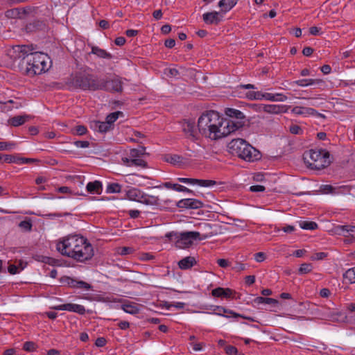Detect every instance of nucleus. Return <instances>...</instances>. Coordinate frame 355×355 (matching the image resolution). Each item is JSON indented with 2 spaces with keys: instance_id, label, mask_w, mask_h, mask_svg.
Returning <instances> with one entry per match:
<instances>
[{
  "instance_id": "1",
  "label": "nucleus",
  "mask_w": 355,
  "mask_h": 355,
  "mask_svg": "<svg viewBox=\"0 0 355 355\" xmlns=\"http://www.w3.org/2000/svg\"><path fill=\"white\" fill-rule=\"evenodd\" d=\"M243 126L242 122L225 119L214 110L203 112L198 121L199 132L212 140L225 137Z\"/></svg>"
},
{
  "instance_id": "2",
  "label": "nucleus",
  "mask_w": 355,
  "mask_h": 355,
  "mask_svg": "<svg viewBox=\"0 0 355 355\" xmlns=\"http://www.w3.org/2000/svg\"><path fill=\"white\" fill-rule=\"evenodd\" d=\"M69 89L96 91L98 89V77L86 71L72 73L65 81Z\"/></svg>"
},
{
  "instance_id": "3",
  "label": "nucleus",
  "mask_w": 355,
  "mask_h": 355,
  "mask_svg": "<svg viewBox=\"0 0 355 355\" xmlns=\"http://www.w3.org/2000/svg\"><path fill=\"white\" fill-rule=\"evenodd\" d=\"M227 147L230 153L245 161L254 162L261 158L259 151L245 139H234L228 144Z\"/></svg>"
},
{
  "instance_id": "4",
  "label": "nucleus",
  "mask_w": 355,
  "mask_h": 355,
  "mask_svg": "<svg viewBox=\"0 0 355 355\" xmlns=\"http://www.w3.org/2000/svg\"><path fill=\"white\" fill-rule=\"evenodd\" d=\"M45 57V55L41 53H31L23 62H21V68L24 73L31 77L40 74L46 69Z\"/></svg>"
},
{
  "instance_id": "5",
  "label": "nucleus",
  "mask_w": 355,
  "mask_h": 355,
  "mask_svg": "<svg viewBox=\"0 0 355 355\" xmlns=\"http://www.w3.org/2000/svg\"><path fill=\"white\" fill-rule=\"evenodd\" d=\"M329 157V153L322 149H311L303 154V159L307 166L315 170L327 167L331 162Z\"/></svg>"
},
{
  "instance_id": "6",
  "label": "nucleus",
  "mask_w": 355,
  "mask_h": 355,
  "mask_svg": "<svg viewBox=\"0 0 355 355\" xmlns=\"http://www.w3.org/2000/svg\"><path fill=\"white\" fill-rule=\"evenodd\" d=\"M213 234H200L198 232H185L180 234L171 232L166 234V236L172 239L173 237L176 240L175 245L179 248H187L190 247L194 240H203L211 236Z\"/></svg>"
},
{
  "instance_id": "7",
  "label": "nucleus",
  "mask_w": 355,
  "mask_h": 355,
  "mask_svg": "<svg viewBox=\"0 0 355 355\" xmlns=\"http://www.w3.org/2000/svg\"><path fill=\"white\" fill-rule=\"evenodd\" d=\"M94 249L92 244L83 236L80 239V243L73 251L71 259L78 262L85 263L91 260L94 257Z\"/></svg>"
},
{
  "instance_id": "8",
  "label": "nucleus",
  "mask_w": 355,
  "mask_h": 355,
  "mask_svg": "<svg viewBox=\"0 0 355 355\" xmlns=\"http://www.w3.org/2000/svg\"><path fill=\"white\" fill-rule=\"evenodd\" d=\"M82 236L78 235H69L59 241L56 245L57 250L63 256L71 258L73 251L80 243Z\"/></svg>"
},
{
  "instance_id": "9",
  "label": "nucleus",
  "mask_w": 355,
  "mask_h": 355,
  "mask_svg": "<svg viewBox=\"0 0 355 355\" xmlns=\"http://www.w3.org/2000/svg\"><path fill=\"white\" fill-rule=\"evenodd\" d=\"M97 90H105L110 92H121L123 91L121 80L115 77L114 78H98Z\"/></svg>"
},
{
  "instance_id": "10",
  "label": "nucleus",
  "mask_w": 355,
  "mask_h": 355,
  "mask_svg": "<svg viewBox=\"0 0 355 355\" xmlns=\"http://www.w3.org/2000/svg\"><path fill=\"white\" fill-rule=\"evenodd\" d=\"M62 284H67L71 288H80L85 290L92 289V286L82 280H76L69 277H63L60 279Z\"/></svg>"
},
{
  "instance_id": "11",
  "label": "nucleus",
  "mask_w": 355,
  "mask_h": 355,
  "mask_svg": "<svg viewBox=\"0 0 355 355\" xmlns=\"http://www.w3.org/2000/svg\"><path fill=\"white\" fill-rule=\"evenodd\" d=\"M55 310H64L77 313L80 315H84L85 313V309L83 305L67 303L61 305H58L52 307Z\"/></svg>"
},
{
  "instance_id": "12",
  "label": "nucleus",
  "mask_w": 355,
  "mask_h": 355,
  "mask_svg": "<svg viewBox=\"0 0 355 355\" xmlns=\"http://www.w3.org/2000/svg\"><path fill=\"white\" fill-rule=\"evenodd\" d=\"M290 106L279 105H263L261 104L259 106V110H263L265 112L270 114H279L284 113L288 111Z\"/></svg>"
},
{
  "instance_id": "13",
  "label": "nucleus",
  "mask_w": 355,
  "mask_h": 355,
  "mask_svg": "<svg viewBox=\"0 0 355 355\" xmlns=\"http://www.w3.org/2000/svg\"><path fill=\"white\" fill-rule=\"evenodd\" d=\"M203 206V203L197 199L186 198L182 199L177 202V207L186 209H199Z\"/></svg>"
},
{
  "instance_id": "14",
  "label": "nucleus",
  "mask_w": 355,
  "mask_h": 355,
  "mask_svg": "<svg viewBox=\"0 0 355 355\" xmlns=\"http://www.w3.org/2000/svg\"><path fill=\"white\" fill-rule=\"evenodd\" d=\"M33 49L30 48L29 46L27 45H18L15 46L12 49V54L14 55L15 59H21V62H23L26 58L31 53Z\"/></svg>"
},
{
  "instance_id": "15",
  "label": "nucleus",
  "mask_w": 355,
  "mask_h": 355,
  "mask_svg": "<svg viewBox=\"0 0 355 355\" xmlns=\"http://www.w3.org/2000/svg\"><path fill=\"white\" fill-rule=\"evenodd\" d=\"M222 18L223 16L217 11L206 12L202 15L203 21L207 24L218 25L222 21Z\"/></svg>"
},
{
  "instance_id": "16",
  "label": "nucleus",
  "mask_w": 355,
  "mask_h": 355,
  "mask_svg": "<svg viewBox=\"0 0 355 355\" xmlns=\"http://www.w3.org/2000/svg\"><path fill=\"white\" fill-rule=\"evenodd\" d=\"M182 130L187 138L195 139L197 131L195 128V123L191 121H185L182 125Z\"/></svg>"
},
{
  "instance_id": "17",
  "label": "nucleus",
  "mask_w": 355,
  "mask_h": 355,
  "mask_svg": "<svg viewBox=\"0 0 355 355\" xmlns=\"http://www.w3.org/2000/svg\"><path fill=\"white\" fill-rule=\"evenodd\" d=\"M196 263L197 261L196 258L194 257L189 256L180 260L178 265L181 270H188L191 268Z\"/></svg>"
},
{
  "instance_id": "18",
  "label": "nucleus",
  "mask_w": 355,
  "mask_h": 355,
  "mask_svg": "<svg viewBox=\"0 0 355 355\" xmlns=\"http://www.w3.org/2000/svg\"><path fill=\"white\" fill-rule=\"evenodd\" d=\"M234 293L233 290L231 288H224L222 287H218L215 289H213L211 291V295L215 297H231L232 294Z\"/></svg>"
},
{
  "instance_id": "19",
  "label": "nucleus",
  "mask_w": 355,
  "mask_h": 355,
  "mask_svg": "<svg viewBox=\"0 0 355 355\" xmlns=\"http://www.w3.org/2000/svg\"><path fill=\"white\" fill-rule=\"evenodd\" d=\"M225 114L229 117L228 119H231L234 121H240V120H243L244 119L243 112L233 108H227L225 110ZM241 122L244 124L243 121H241Z\"/></svg>"
},
{
  "instance_id": "20",
  "label": "nucleus",
  "mask_w": 355,
  "mask_h": 355,
  "mask_svg": "<svg viewBox=\"0 0 355 355\" xmlns=\"http://www.w3.org/2000/svg\"><path fill=\"white\" fill-rule=\"evenodd\" d=\"M213 307L214 309L212 310L214 311V313L217 314L218 315H221L226 318H229V315H231L234 318H237L239 315V313H236L233 311L227 309L223 306H214Z\"/></svg>"
},
{
  "instance_id": "21",
  "label": "nucleus",
  "mask_w": 355,
  "mask_h": 355,
  "mask_svg": "<svg viewBox=\"0 0 355 355\" xmlns=\"http://www.w3.org/2000/svg\"><path fill=\"white\" fill-rule=\"evenodd\" d=\"M91 128H93L95 131L105 133L109 131L112 127L109 124V123L104 121H95L92 123Z\"/></svg>"
},
{
  "instance_id": "22",
  "label": "nucleus",
  "mask_w": 355,
  "mask_h": 355,
  "mask_svg": "<svg viewBox=\"0 0 355 355\" xmlns=\"http://www.w3.org/2000/svg\"><path fill=\"white\" fill-rule=\"evenodd\" d=\"M126 196L130 200L141 202L144 193L137 188H132L126 192Z\"/></svg>"
},
{
  "instance_id": "23",
  "label": "nucleus",
  "mask_w": 355,
  "mask_h": 355,
  "mask_svg": "<svg viewBox=\"0 0 355 355\" xmlns=\"http://www.w3.org/2000/svg\"><path fill=\"white\" fill-rule=\"evenodd\" d=\"M164 160L174 166H180L184 163L183 157L178 155L166 154L164 157Z\"/></svg>"
},
{
  "instance_id": "24",
  "label": "nucleus",
  "mask_w": 355,
  "mask_h": 355,
  "mask_svg": "<svg viewBox=\"0 0 355 355\" xmlns=\"http://www.w3.org/2000/svg\"><path fill=\"white\" fill-rule=\"evenodd\" d=\"M30 119H31V116L26 114L22 116H15L8 120V123L12 126L17 127L23 125Z\"/></svg>"
},
{
  "instance_id": "25",
  "label": "nucleus",
  "mask_w": 355,
  "mask_h": 355,
  "mask_svg": "<svg viewBox=\"0 0 355 355\" xmlns=\"http://www.w3.org/2000/svg\"><path fill=\"white\" fill-rule=\"evenodd\" d=\"M87 191L91 193L100 194L102 191V184L100 181L89 182L86 187Z\"/></svg>"
},
{
  "instance_id": "26",
  "label": "nucleus",
  "mask_w": 355,
  "mask_h": 355,
  "mask_svg": "<svg viewBox=\"0 0 355 355\" xmlns=\"http://www.w3.org/2000/svg\"><path fill=\"white\" fill-rule=\"evenodd\" d=\"M123 162L128 166H140L142 168H146L147 166V162L140 158H136V159L123 158Z\"/></svg>"
},
{
  "instance_id": "27",
  "label": "nucleus",
  "mask_w": 355,
  "mask_h": 355,
  "mask_svg": "<svg viewBox=\"0 0 355 355\" xmlns=\"http://www.w3.org/2000/svg\"><path fill=\"white\" fill-rule=\"evenodd\" d=\"M237 1L238 0H220L218 6L221 8V12H227L237 3Z\"/></svg>"
},
{
  "instance_id": "28",
  "label": "nucleus",
  "mask_w": 355,
  "mask_h": 355,
  "mask_svg": "<svg viewBox=\"0 0 355 355\" xmlns=\"http://www.w3.org/2000/svg\"><path fill=\"white\" fill-rule=\"evenodd\" d=\"M91 53H93L101 58H106V59H112V55L110 53L107 52L104 49H100L98 46H92Z\"/></svg>"
},
{
  "instance_id": "29",
  "label": "nucleus",
  "mask_w": 355,
  "mask_h": 355,
  "mask_svg": "<svg viewBox=\"0 0 355 355\" xmlns=\"http://www.w3.org/2000/svg\"><path fill=\"white\" fill-rule=\"evenodd\" d=\"M141 203L148 205H159V198L157 196L148 195L144 193Z\"/></svg>"
},
{
  "instance_id": "30",
  "label": "nucleus",
  "mask_w": 355,
  "mask_h": 355,
  "mask_svg": "<svg viewBox=\"0 0 355 355\" xmlns=\"http://www.w3.org/2000/svg\"><path fill=\"white\" fill-rule=\"evenodd\" d=\"M123 310L130 314H136L139 312V309L137 305L134 302H130L128 304H123L122 305Z\"/></svg>"
},
{
  "instance_id": "31",
  "label": "nucleus",
  "mask_w": 355,
  "mask_h": 355,
  "mask_svg": "<svg viewBox=\"0 0 355 355\" xmlns=\"http://www.w3.org/2000/svg\"><path fill=\"white\" fill-rule=\"evenodd\" d=\"M253 302L257 304H267L276 305L278 304L279 303L278 300L275 299L264 297H257L255 299H254Z\"/></svg>"
},
{
  "instance_id": "32",
  "label": "nucleus",
  "mask_w": 355,
  "mask_h": 355,
  "mask_svg": "<svg viewBox=\"0 0 355 355\" xmlns=\"http://www.w3.org/2000/svg\"><path fill=\"white\" fill-rule=\"evenodd\" d=\"M321 82V80L318 79H302L298 80L293 82V84H295L300 87H305L308 85H312L315 83H319Z\"/></svg>"
},
{
  "instance_id": "33",
  "label": "nucleus",
  "mask_w": 355,
  "mask_h": 355,
  "mask_svg": "<svg viewBox=\"0 0 355 355\" xmlns=\"http://www.w3.org/2000/svg\"><path fill=\"white\" fill-rule=\"evenodd\" d=\"M343 278L349 284L355 283V267L348 269L344 274Z\"/></svg>"
},
{
  "instance_id": "34",
  "label": "nucleus",
  "mask_w": 355,
  "mask_h": 355,
  "mask_svg": "<svg viewBox=\"0 0 355 355\" xmlns=\"http://www.w3.org/2000/svg\"><path fill=\"white\" fill-rule=\"evenodd\" d=\"M121 115H123V112L120 111L112 112L107 116L105 121L109 123V124L112 127L114 122H115L119 116Z\"/></svg>"
},
{
  "instance_id": "35",
  "label": "nucleus",
  "mask_w": 355,
  "mask_h": 355,
  "mask_svg": "<svg viewBox=\"0 0 355 355\" xmlns=\"http://www.w3.org/2000/svg\"><path fill=\"white\" fill-rule=\"evenodd\" d=\"M300 226L304 230H313L318 228V224L313 221H300Z\"/></svg>"
},
{
  "instance_id": "36",
  "label": "nucleus",
  "mask_w": 355,
  "mask_h": 355,
  "mask_svg": "<svg viewBox=\"0 0 355 355\" xmlns=\"http://www.w3.org/2000/svg\"><path fill=\"white\" fill-rule=\"evenodd\" d=\"M182 185L178 184H173L170 182H166L162 183L160 185L155 187V188H162L165 187L166 189H173L177 191H180V188H181Z\"/></svg>"
},
{
  "instance_id": "37",
  "label": "nucleus",
  "mask_w": 355,
  "mask_h": 355,
  "mask_svg": "<svg viewBox=\"0 0 355 355\" xmlns=\"http://www.w3.org/2000/svg\"><path fill=\"white\" fill-rule=\"evenodd\" d=\"M116 252L118 254L125 256L135 252V250L132 247H119L116 249Z\"/></svg>"
},
{
  "instance_id": "38",
  "label": "nucleus",
  "mask_w": 355,
  "mask_h": 355,
  "mask_svg": "<svg viewBox=\"0 0 355 355\" xmlns=\"http://www.w3.org/2000/svg\"><path fill=\"white\" fill-rule=\"evenodd\" d=\"M217 184V182L215 180H200L197 179L196 184L203 187H209L214 186Z\"/></svg>"
},
{
  "instance_id": "39",
  "label": "nucleus",
  "mask_w": 355,
  "mask_h": 355,
  "mask_svg": "<svg viewBox=\"0 0 355 355\" xmlns=\"http://www.w3.org/2000/svg\"><path fill=\"white\" fill-rule=\"evenodd\" d=\"M312 268L311 263H302L298 269V273L300 275L309 273L312 270Z\"/></svg>"
},
{
  "instance_id": "40",
  "label": "nucleus",
  "mask_w": 355,
  "mask_h": 355,
  "mask_svg": "<svg viewBox=\"0 0 355 355\" xmlns=\"http://www.w3.org/2000/svg\"><path fill=\"white\" fill-rule=\"evenodd\" d=\"M20 157L12 155H3V162L19 164Z\"/></svg>"
},
{
  "instance_id": "41",
  "label": "nucleus",
  "mask_w": 355,
  "mask_h": 355,
  "mask_svg": "<svg viewBox=\"0 0 355 355\" xmlns=\"http://www.w3.org/2000/svg\"><path fill=\"white\" fill-rule=\"evenodd\" d=\"M121 190V186L117 183L110 184L107 188V191L109 193H119Z\"/></svg>"
},
{
  "instance_id": "42",
  "label": "nucleus",
  "mask_w": 355,
  "mask_h": 355,
  "mask_svg": "<svg viewBox=\"0 0 355 355\" xmlns=\"http://www.w3.org/2000/svg\"><path fill=\"white\" fill-rule=\"evenodd\" d=\"M37 345L32 341H26L24 343L23 349L26 352H33L36 349Z\"/></svg>"
},
{
  "instance_id": "43",
  "label": "nucleus",
  "mask_w": 355,
  "mask_h": 355,
  "mask_svg": "<svg viewBox=\"0 0 355 355\" xmlns=\"http://www.w3.org/2000/svg\"><path fill=\"white\" fill-rule=\"evenodd\" d=\"M261 92H248L246 93V97L250 100H261Z\"/></svg>"
},
{
  "instance_id": "44",
  "label": "nucleus",
  "mask_w": 355,
  "mask_h": 355,
  "mask_svg": "<svg viewBox=\"0 0 355 355\" xmlns=\"http://www.w3.org/2000/svg\"><path fill=\"white\" fill-rule=\"evenodd\" d=\"M19 226L25 231H31L32 223L30 220H23L19 223Z\"/></svg>"
},
{
  "instance_id": "45",
  "label": "nucleus",
  "mask_w": 355,
  "mask_h": 355,
  "mask_svg": "<svg viewBox=\"0 0 355 355\" xmlns=\"http://www.w3.org/2000/svg\"><path fill=\"white\" fill-rule=\"evenodd\" d=\"M306 107H301V106H295L292 109V112L295 114L297 115H306Z\"/></svg>"
},
{
  "instance_id": "46",
  "label": "nucleus",
  "mask_w": 355,
  "mask_h": 355,
  "mask_svg": "<svg viewBox=\"0 0 355 355\" xmlns=\"http://www.w3.org/2000/svg\"><path fill=\"white\" fill-rule=\"evenodd\" d=\"M289 131L291 133L294 135H302L303 132L301 127L297 125H291L289 128Z\"/></svg>"
},
{
  "instance_id": "47",
  "label": "nucleus",
  "mask_w": 355,
  "mask_h": 355,
  "mask_svg": "<svg viewBox=\"0 0 355 355\" xmlns=\"http://www.w3.org/2000/svg\"><path fill=\"white\" fill-rule=\"evenodd\" d=\"M87 132V128L85 125H77L74 128V133L78 135H83Z\"/></svg>"
},
{
  "instance_id": "48",
  "label": "nucleus",
  "mask_w": 355,
  "mask_h": 355,
  "mask_svg": "<svg viewBox=\"0 0 355 355\" xmlns=\"http://www.w3.org/2000/svg\"><path fill=\"white\" fill-rule=\"evenodd\" d=\"M178 180L182 183L191 184H196L197 182V179L195 178H178Z\"/></svg>"
},
{
  "instance_id": "49",
  "label": "nucleus",
  "mask_w": 355,
  "mask_h": 355,
  "mask_svg": "<svg viewBox=\"0 0 355 355\" xmlns=\"http://www.w3.org/2000/svg\"><path fill=\"white\" fill-rule=\"evenodd\" d=\"M225 352L229 355H237L238 349L232 345H228L225 347Z\"/></svg>"
},
{
  "instance_id": "50",
  "label": "nucleus",
  "mask_w": 355,
  "mask_h": 355,
  "mask_svg": "<svg viewBox=\"0 0 355 355\" xmlns=\"http://www.w3.org/2000/svg\"><path fill=\"white\" fill-rule=\"evenodd\" d=\"M246 269L245 265L240 262H236L235 266L232 267V270L235 272H239Z\"/></svg>"
},
{
  "instance_id": "51",
  "label": "nucleus",
  "mask_w": 355,
  "mask_h": 355,
  "mask_svg": "<svg viewBox=\"0 0 355 355\" xmlns=\"http://www.w3.org/2000/svg\"><path fill=\"white\" fill-rule=\"evenodd\" d=\"M275 98H276V94H270V93H264V94L261 93V100L263 98H265L266 100H269L271 101H275Z\"/></svg>"
},
{
  "instance_id": "52",
  "label": "nucleus",
  "mask_w": 355,
  "mask_h": 355,
  "mask_svg": "<svg viewBox=\"0 0 355 355\" xmlns=\"http://www.w3.org/2000/svg\"><path fill=\"white\" fill-rule=\"evenodd\" d=\"M266 189L265 187L262 185H253L250 187V191L252 192H262Z\"/></svg>"
},
{
  "instance_id": "53",
  "label": "nucleus",
  "mask_w": 355,
  "mask_h": 355,
  "mask_svg": "<svg viewBox=\"0 0 355 355\" xmlns=\"http://www.w3.org/2000/svg\"><path fill=\"white\" fill-rule=\"evenodd\" d=\"M190 345H191L194 351H200L202 349V347L205 345L202 343H196V342H190Z\"/></svg>"
},
{
  "instance_id": "54",
  "label": "nucleus",
  "mask_w": 355,
  "mask_h": 355,
  "mask_svg": "<svg viewBox=\"0 0 355 355\" xmlns=\"http://www.w3.org/2000/svg\"><path fill=\"white\" fill-rule=\"evenodd\" d=\"M38 159L33 158L20 157L19 164H32L34 162H38Z\"/></svg>"
},
{
  "instance_id": "55",
  "label": "nucleus",
  "mask_w": 355,
  "mask_h": 355,
  "mask_svg": "<svg viewBox=\"0 0 355 355\" xmlns=\"http://www.w3.org/2000/svg\"><path fill=\"white\" fill-rule=\"evenodd\" d=\"M266 259V254L265 253L263 252H257L256 254H254V259L257 261V262H262L265 260Z\"/></svg>"
},
{
  "instance_id": "56",
  "label": "nucleus",
  "mask_w": 355,
  "mask_h": 355,
  "mask_svg": "<svg viewBox=\"0 0 355 355\" xmlns=\"http://www.w3.org/2000/svg\"><path fill=\"white\" fill-rule=\"evenodd\" d=\"M106 339L103 337H99L96 340L95 345L97 347H104L106 344Z\"/></svg>"
},
{
  "instance_id": "57",
  "label": "nucleus",
  "mask_w": 355,
  "mask_h": 355,
  "mask_svg": "<svg viewBox=\"0 0 355 355\" xmlns=\"http://www.w3.org/2000/svg\"><path fill=\"white\" fill-rule=\"evenodd\" d=\"M74 144L78 148H87L89 146L88 141H76Z\"/></svg>"
},
{
  "instance_id": "58",
  "label": "nucleus",
  "mask_w": 355,
  "mask_h": 355,
  "mask_svg": "<svg viewBox=\"0 0 355 355\" xmlns=\"http://www.w3.org/2000/svg\"><path fill=\"white\" fill-rule=\"evenodd\" d=\"M184 306H185V304L184 302H175L173 304H168L166 306L167 309H170L171 306H173V307H175L176 309H182L184 307Z\"/></svg>"
},
{
  "instance_id": "59",
  "label": "nucleus",
  "mask_w": 355,
  "mask_h": 355,
  "mask_svg": "<svg viewBox=\"0 0 355 355\" xmlns=\"http://www.w3.org/2000/svg\"><path fill=\"white\" fill-rule=\"evenodd\" d=\"M321 191L324 193H331L332 191L334 190V188L331 185H328V184H326V185H322L321 187Z\"/></svg>"
},
{
  "instance_id": "60",
  "label": "nucleus",
  "mask_w": 355,
  "mask_h": 355,
  "mask_svg": "<svg viewBox=\"0 0 355 355\" xmlns=\"http://www.w3.org/2000/svg\"><path fill=\"white\" fill-rule=\"evenodd\" d=\"M8 272L12 274L15 275L19 272V268L18 266L15 265H10L8 268Z\"/></svg>"
},
{
  "instance_id": "61",
  "label": "nucleus",
  "mask_w": 355,
  "mask_h": 355,
  "mask_svg": "<svg viewBox=\"0 0 355 355\" xmlns=\"http://www.w3.org/2000/svg\"><path fill=\"white\" fill-rule=\"evenodd\" d=\"M154 259V256L149 253H143L141 255L140 259L142 261H149Z\"/></svg>"
},
{
  "instance_id": "62",
  "label": "nucleus",
  "mask_w": 355,
  "mask_h": 355,
  "mask_svg": "<svg viewBox=\"0 0 355 355\" xmlns=\"http://www.w3.org/2000/svg\"><path fill=\"white\" fill-rule=\"evenodd\" d=\"M217 263L221 268H226L229 266V261L227 259H218Z\"/></svg>"
},
{
  "instance_id": "63",
  "label": "nucleus",
  "mask_w": 355,
  "mask_h": 355,
  "mask_svg": "<svg viewBox=\"0 0 355 355\" xmlns=\"http://www.w3.org/2000/svg\"><path fill=\"white\" fill-rule=\"evenodd\" d=\"M313 53V49L309 46L304 47L302 53L305 56H310Z\"/></svg>"
},
{
  "instance_id": "64",
  "label": "nucleus",
  "mask_w": 355,
  "mask_h": 355,
  "mask_svg": "<svg viewBox=\"0 0 355 355\" xmlns=\"http://www.w3.org/2000/svg\"><path fill=\"white\" fill-rule=\"evenodd\" d=\"M175 44V41L173 39H168L165 40L164 45L166 47L171 49L173 48Z\"/></svg>"
}]
</instances>
